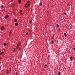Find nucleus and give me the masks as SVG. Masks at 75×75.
<instances>
[{
    "instance_id": "f257e3e1",
    "label": "nucleus",
    "mask_w": 75,
    "mask_h": 75,
    "mask_svg": "<svg viewBox=\"0 0 75 75\" xmlns=\"http://www.w3.org/2000/svg\"><path fill=\"white\" fill-rule=\"evenodd\" d=\"M30 2L28 1L25 4V7L27 8L29 6H30Z\"/></svg>"
},
{
    "instance_id": "9b49d317",
    "label": "nucleus",
    "mask_w": 75,
    "mask_h": 75,
    "mask_svg": "<svg viewBox=\"0 0 75 75\" xmlns=\"http://www.w3.org/2000/svg\"><path fill=\"white\" fill-rule=\"evenodd\" d=\"M52 44H54V40H52Z\"/></svg>"
},
{
    "instance_id": "cd10ccee",
    "label": "nucleus",
    "mask_w": 75,
    "mask_h": 75,
    "mask_svg": "<svg viewBox=\"0 0 75 75\" xmlns=\"http://www.w3.org/2000/svg\"><path fill=\"white\" fill-rule=\"evenodd\" d=\"M46 66H44V68H46Z\"/></svg>"
},
{
    "instance_id": "72a5a7b5",
    "label": "nucleus",
    "mask_w": 75,
    "mask_h": 75,
    "mask_svg": "<svg viewBox=\"0 0 75 75\" xmlns=\"http://www.w3.org/2000/svg\"><path fill=\"white\" fill-rule=\"evenodd\" d=\"M16 75H17V74H16Z\"/></svg>"
},
{
    "instance_id": "7ed1b4c3",
    "label": "nucleus",
    "mask_w": 75,
    "mask_h": 75,
    "mask_svg": "<svg viewBox=\"0 0 75 75\" xmlns=\"http://www.w3.org/2000/svg\"><path fill=\"white\" fill-rule=\"evenodd\" d=\"M64 35L65 37H67V33H64Z\"/></svg>"
},
{
    "instance_id": "4468645a",
    "label": "nucleus",
    "mask_w": 75,
    "mask_h": 75,
    "mask_svg": "<svg viewBox=\"0 0 75 75\" xmlns=\"http://www.w3.org/2000/svg\"><path fill=\"white\" fill-rule=\"evenodd\" d=\"M4 46H5V45H6V43H4Z\"/></svg>"
},
{
    "instance_id": "473e14b6",
    "label": "nucleus",
    "mask_w": 75,
    "mask_h": 75,
    "mask_svg": "<svg viewBox=\"0 0 75 75\" xmlns=\"http://www.w3.org/2000/svg\"><path fill=\"white\" fill-rule=\"evenodd\" d=\"M8 75H9V74H8Z\"/></svg>"
},
{
    "instance_id": "f8f14e48",
    "label": "nucleus",
    "mask_w": 75,
    "mask_h": 75,
    "mask_svg": "<svg viewBox=\"0 0 75 75\" xmlns=\"http://www.w3.org/2000/svg\"><path fill=\"white\" fill-rule=\"evenodd\" d=\"M29 23H32V20L29 21Z\"/></svg>"
},
{
    "instance_id": "dca6fc26",
    "label": "nucleus",
    "mask_w": 75,
    "mask_h": 75,
    "mask_svg": "<svg viewBox=\"0 0 75 75\" xmlns=\"http://www.w3.org/2000/svg\"><path fill=\"white\" fill-rule=\"evenodd\" d=\"M1 7H2V8H4V6H3V5H2V6H1Z\"/></svg>"
},
{
    "instance_id": "2f4dec72",
    "label": "nucleus",
    "mask_w": 75,
    "mask_h": 75,
    "mask_svg": "<svg viewBox=\"0 0 75 75\" xmlns=\"http://www.w3.org/2000/svg\"><path fill=\"white\" fill-rule=\"evenodd\" d=\"M11 1H13V0H11Z\"/></svg>"
},
{
    "instance_id": "5701e85b",
    "label": "nucleus",
    "mask_w": 75,
    "mask_h": 75,
    "mask_svg": "<svg viewBox=\"0 0 75 75\" xmlns=\"http://www.w3.org/2000/svg\"><path fill=\"white\" fill-rule=\"evenodd\" d=\"M20 50H21V47H19V51H20Z\"/></svg>"
},
{
    "instance_id": "b1692460",
    "label": "nucleus",
    "mask_w": 75,
    "mask_h": 75,
    "mask_svg": "<svg viewBox=\"0 0 75 75\" xmlns=\"http://www.w3.org/2000/svg\"><path fill=\"white\" fill-rule=\"evenodd\" d=\"M28 33H26V35H28Z\"/></svg>"
},
{
    "instance_id": "f704fd0d",
    "label": "nucleus",
    "mask_w": 75,
    "mask_h": 75,
    "mask_svg": "<svg viewBox=\"0 0 75 75\" xmlns=\"http://www.w3.org/2000/svg\"><path fill=\"white\" fill-rule=\"evenodd\" d=\"M0 52H1V51H0Z\"/></svg>"
},
{
    "instance_id": "ddd939ff",
    "label": "nucleus",
    "mask_w": 75,
    "mask_h": 75,
    "mask_svg": "<svg viewBox=\"0 0 75 75\" xmlns=\"http://www.w3.org/2000/svg\"><path fill=\"white\" fill-rule=\"evenodd\" d=\"M56 25L57 26V27H59V25H58V24H56Z\"/></svg>"
},
{
    "instance_id": "6ab92c4d",
    "label": "nucleus",
    "mask_w": 75,
    "mask_h": 75,
    "mask_svg": "<svg viewBox=\"0 0 75 75\" xmlns=\"http://www.w3.org/2000/svg\"><path fill=\"white\" fill-rule=\"evenodd\" d=\"M64 14H65V15H67V13H65V12H64Z\"/></svg>"
},
{
    "instance_id": "a211bd4d",
    "label": "nucleus",
    "mask_w": 75,
    "mask_h": 75,
    "mask_svg": "<svg viewBox=\"0 0 75 75\" xmlns=\"http://www.w3.org/2000/svg\"><path fill=\"white\" fill-rule=\"evenodd\" d=\"M22 11H22V10H20V13H22Z\"/></svg>"
},
{
    "instance_id": "9d476101",
    "label": "nucleus",
    "mask_w": 75,
    "mask_h": 75,
    "mask_svg": "<svg viewBox=\"0 0 75 75\" xmlns=\"http://www.w3.org/2000/svg\"><path fill=\"white\" fill-rule=\"evenodd\" d=\"M15 51H16V48H14L13 52H15Z\"/></svg>"
},
{
    "instance_id": "a878e982",
    "label": "nucleus",
    "mask_w": 75,
    "mask_h": 75,
    "mask_svg": "<svg viewBox=\"0 0 75 75\" xmlns=\"http://www.w3.org/2000/svg\"><path fill=\"white\" fill-rule=\"evenodd\" d=\"M74 49V51H75V47H74V48H73Z\"/></svg>"
},
{
    "instance_id": "f3484780",
    "label": "nucleus",
    "mask_w": 75,
    "mask_h": 75,
    "mask_svg": "<svg viewBox=\"0 0 75 75\" xmlns=\"http://www.w3.org/2000/svg\"><path fill=\"white\" fill-rule=\"evenodd\" d=\"M6 17H9V16H8V15H6Z\"/></svg>"
},
{
    "instance_id": "aec40b11",
    "label": "nucleus",
    "mask_w": 75,
    "mask_h": 75,
    "mask_svg": "<svg viewBox=\"0 0 75 75\" xmlns=\"http://www.w3.org/2000/svg\"><path fill=\"white\" fill-rule=\"evenodd\" d=\"M8 71V70H7V71H6V73H8V71Z\"/></svg>"
},
{
    "instance_id": "bb28decb",
    "label": "nucleus",
    "mask_w": 75,
    "mask_h": 75,
    "mask_svg": "<svg viewBox=\"0 0 75 75\" xmlns=\"http://www.w3.org/2000/svg\"><path fill=\"white\" fill-rule=\"evenodd\" d=\"M45 66L46 67H47V64H45Z\"/></svg>"
},
{
    "instance_id": "c756f323",
    "label": "nucleus",
    "mask_w": 75,
    "mask_h": 75,
    "mask_svg": "<svg viewBox=\"0 0 75 75\" xmlns=\"http://www.w3.org/2000/svg\"><path fill=\"white\" fill-rule=\"evenodd\" d=\"M0 59H1V57H0Z\"/></svg>"
},
{
    "instance_id": "1a4fd4ad",
    "label": "nucleus",
    "mask_w": 75,
    "mask_h": 75,
    "mask_svg": "<svg viewBox=\"0 0 75 75\" xmlns=\"http://www.w3.org/2000/svg\"><path fill=\"white\" fill-rule=\"evenodd\" d=\"M42 4L41 3H39V5L40 6H41Z\"/></svg>"
},
{
    "instance_id": "2eb2a0df",
    "label": "nucleus",
    "mask_w": 75,
    "mask_h": 75,
    "mask_svg": "<svg viewBox=\"0 0 75 75\" xmlns=\"http://www.w3.org/2000/svg\"><path fill=\"white\" fill-rule=\"evenodd\" d=\"M58 74L59 75H61V73H60V72H59Z\"/></svg>"
},
{
    "instance_id": "412c9836",
    "label": "nucleus",
    "mask_w": 75,
    "mask_h": 75,
    "mask_svg": "<svg viewBox=\"0 0 75 75\" xmlns=\"http://www.w3.org/2000/svg\"><path fill=\"white\" fill-rule=\"evenodd\" d=\"M20 45H17V47H18V48H19V46Z\"/></svg>"
},
{
    "instance_id": "20e7f679",
    "label": "nucleus",
    "mask_w": 75,
    "mask_h": 75,
    "mask_svg": "<svg viewBox=\"0 0 75 75\" xmlns=\"http://www.w3.org/2000/svg\"><path fill=\"white\" fill-rule=\"evenodd\" d=\"M18 2L19 4H20V3H21V0H18Z\"/></svg>"
},
{
    "instance_id": "423d86ee",
    "label": "nucleus",
    "mask_w": 75,
    "mask_h": 75,
    "mask_svg": "<svg viewBox=\"0 0 75 75\" xmlns=\"http://www.w3.org/2000/svg\"><path fill=\"white\" fill-rule=\"evenodd\" d=\"M70 60H71V61H72V60H73V58H72V56H71L70 58Z\"/></svg>"
},
{
    "instance_id": "f03ea898",
    "label": "nucleus",
    "mask_w": 75,
    "mask_h": 75,
    "mask_svg": "<svg viewBox=\"0 0 75 75\" xmlns=\"http://www.w3.org/2000/svg\"><path fill=\"white\" fill-rule=\"evenodd\" d=\"M5 28L4 27V26H1V30H4Z\"/></svg>"
},
{
    "instance_id": "4be33fe9",
    "label": "nucleus",
    "mask_w": 75,
    "mask_h": 75,
    "mask_svg": "<svg viewBox=\"0 0 75 75\" xmlns=\"http://www.w3.org/2000/svg\"><path fill=\"white\" fill-rule=\"evenodd\" d=\"M7 17L6 16L5 17V19H6H6H7Z\"/></svg>"
},
{
    "instance_id": "c85d7f7f",
    "label": "nucleus",
    "mask_w": 75,
    "mask_h": 75,
    "mask_svg": "<svg viewBox=\"0 0 75 75\" xmlns=\"http://www.w3.org/2000/svg\"><path fill=\"white\" fill-rule=\"evenodd\" d=\"M16 75H17V72L16 73Z\"/></svg>"
},
{
    "instance_id": "7c9ffc66",
    "label": "nucleus",
    "mask_w": 75,
    "mask_h": 75,
    "mask_svg": "<svg viewBox=\"0 0 75 75\" xmlns=\"http://www.w3.org/2000/svg\"><path fill=\"white\" fill-rule=\"evenodd\" d=\"M10 71L9 72H8V74H10Z\"/></svg>"
},
{
    "instance_id": "39448f33",
    "label": "nucleus",
    "mask_w": 75,
    "mask_h": 75,
    "mask_svg": "<svg viewBox=\"0 0 75 75\" xmlns=\"http://www.w3.org/2000/svg\"><path fill=\"white\" fill-rule=\"evenodd\" d=\"M15 25H16V26H17V25H18V23H15Z\"/></svg>"
},
{
    "instance_id": "6e6552de",
    "label": "nucleus",
    "mask_w": 75,
    "mask_h": 75,
    "mask_svg": "<svg viewBox=\"0 0 75 75\" xmlns=\"http://www.w3.org/2000/svg\"><path fill=\"white\" fill-rule=\"evenodd\" d=\"M4 54V52H2L0 53V55H2V54Z\"/></svg>"
},
{
    "instance_id": "393cba45",
    "label": "nucleus",
    "mask_w": 75,
    "mask_h": 75,
    "mask_svg": "<svg viewBox=\"0 0 75 75\" xmlns=\"http://www.w3.org/2000/svg\"><path fill=\"white\" fill-rule=\"evenodd\" d=\"M20 14H22V12H20Z\"/></svg>"
},
{
    "instance_id": "0eeeda50",
    "label": "nucleus",
    "mask_w": 75,
    "mask_h": 75,
    "mask_svg": "<svg viewBox=\"0 0 75 75\" xmlns=\"http://www.w3.org/2000/svg\"><path fill=\"white\" fill-rule=\"evenodd\" d=\"M14 20V23H16L17 21V20H16V19H15Z\"/></svg>"
}]
</instances>
